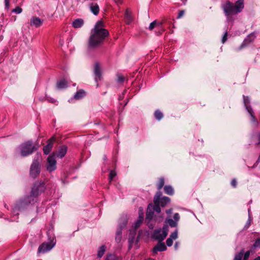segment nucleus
I'll return each mask as SVG.
<instances>
[{"instance_id":"1","label":"nucleus","mask_w":260,"mask_h":260,"mask_svg":"<svg viewBox=\"0 0 260 260\" xmlns=\"http://www.w3.org/2000/svg\"><path fill=\"white\" fill-rule=\"evenodd\" d=\"M104 23L102 21H98L94 28L91 30V34L88 40V47L94 48L102 44L105 38L109 36L108 30L104 28Z\"/></svg>"},{"instance_id":"2","label":"nucleus","mask_w":260,"mask_h":260,"mask_svg":"<svg viewBox=\"0 0 260 260\" xmlns=\"http://www.w3.org/2000/svg\"><path fill=\"white\" fill-rule=\"evenodd\" d=\"M221 8L228 20H231L233 15H236L242 11L244 8V0H238L235 3L226 1Z\"/></svg>"},{"instance_id":"3","label":"nucleus","mask_w":260,"mask_h":260,"mask_svg":"<svg viewBox=\"0 0 260 260\" xmlns=\"http://www.w3.org/2000/svg\"><path fill=\"white\" fill-rule=\"evenodd\" d=\"M39 201V198L30 192L29 195L25 196L16 204L13 209V212L15 213L17 211H20L29 205H34Z\"/></svg>"},{"instance_id":"4","label":"nucleus","mask_w":260,"mask_h":260,"mask_svg":"<svg viewBox=\"0 0 260 260\" xmlns=\"http://www.w3.org/2000/svg\"><path fill=\"white\" fill-rule=\"evenodd\" d=\"M18 149L21 156L26 157L36 151L38 147L32 140H27L21 143Z\"/></svg>"},{"instance_id":"5","label":"nucleus","mask_w":260,"mask_h":260,"mask_svg":"<svg viewBox=\"0 0 260 260\" xmlns=\"http://www.w3.org/2000/svg\"><path fill=\"white\" fill-rule=\"evenodd\" d=\"M169 229L168 225H164L162 229L154 230L152 235V238L157 240L159 242H162L168 234Z\"/></svg>"},{"instance_id":"6","label":"nucleus","mask_w":260,"mask_h":260,"mask_svg":"<svg viewBox=\"0 0 260 260\" xmlns=\"http://www.w3.org/2000/svg\"><path fill=\"white\" fill-rule=\"evenodd\" d=\"M46 189L45 183L42 181H37L34 183L30 192L37 197H39L45 192Z\"/></svg>"},{"instance_id":"7","label":"nucleus","mask_w":260,"mask_h":260,"mask_svg":"<svg viewBox=\"0 0 260 260\" xmlns=\"http://www.w3.org/2000/svg\"><path fill=\"white\" fill-rule=\"evenodd\" d=\"M39 156L35 157L30 167L29 175L31 178H36L41 172V165L39 162Z\"/></svg>"},{"instance_id":"8","label":"nucleus","mask_w":260,"mask_h":260,"mask_svg":"<svg viewBox=\"0 0 260 260\" xmlns=\"http://www.w3.org/2000/svg\"><path fill=\"white\" fill-rule=\"evenodd\" d=\"M55 244L56 242L55 241H54V238H53L49 243L43 242L39 246L38 250V253H45L49 251L55 246Z\"/></svg>"},{"instance_id":"9","label":"nucleus","mask_w":260,"mask_h":260,"mask_svg":"<svg viewBox=\"0 0 260 260\" xmlns=\"http://www.w3.org/2000/svg\"><path fill=\"white\" fill-rule=\"evenodd\" d=\"M47 161L46 169L48 172L51 173L56 169V160L54 153L48 156Z\"/></svg>"},{"instance_id":"10","label":"nucleus","mask_w":260,"mask_h":260,"mask_svg":"<svg viewBox=\"0 0 260 260\" xmlns=\"http://www.w3.org/2000/svg\"><path fill=\"white\" fill-rule=\"evenodd\" d=\"M93 73L94 80L96 83V86L98 87L99 85V82L102 80L103 77L100 64L98 62H95L94 64Z\"/></svg>"},{"instance_id":"11","label":"nucleus","mask_w":260,"mask_h":260,"mask_svg":"<svg viewBox=\"0 0 260 260\" xmlns=\"http://www.w3.org/2000/svg\"><path fill=\"white\" fill-rule=\"evenodd\" d=\"M164 23L165 21L164 20L160 21L154 20L150 24L149 29V30H152L153 28H156L158 30L157 35H160L165 31V29L162 27V25Z\"/></svg>"},{"instance_id":"12","label":"nucleus","mask_w":260,"mask_h":260,"mask_svg":"<svg viewBox=\"0 0 260 260\" xmlns=\"http://www.w3.org/2000/svg\"><path fill=\"white\" fill-rule=\"evenodd\" d=\"M161 196V192L160 191H157L154 197L153 202L154 205L153 206L152 205V208L154 212L155 211L157 213H159L161 212V206L159 205V199Z\"/></svg>"},{"instance_id":"13","label":"nucleus","mask_w":260,"mask_h":260,"mask_svg":"<svg viewBox=\"0 0 260 260\" xmlns=\"http://www.w3.org/2000/svg\"><path fill=\"white\" fill-rule=\"evenodd\" d=\"M56 139L55 136H52L51 138L48 140L47 145L44 146L43 148L44 154H48L52 149L54 143L56 141Z\"/></svg>"},{"instance_id":"14","label":"nucleus","mask_w":260,"mask_h":260,"mask_svg":"<svg viewBox=\"0 0 260 260\" xmlns=\"http://www.w3.org/2000/svg\"><path fill=\"white\" fill-rule=\"evenodd\" d=\"M256 36L254 32H252L248 35L242 43L240 48H243L248 45L254 40Z\"/></svg>"},{"instance_id":"15","label":"nucleus","mask_w":260,"mask_h":260,"mask_svg":"<svg viewBox=\"0 0 260 260\" xmlns=\"http://www.w3.org/2000/svg\"><path fill=\"white\" fill-rule=\"evenodd\" d=\"M134 18L133 16L132 12L129 8L125 10L124 13V21L127 25H129L134 21Z\"/></svg>"},{"instance_id":"16","label":"nucleus","mask_w":260,"mask_h":260,"mask_svg":"<svg viewBox=\"0 0 260 260\" xmlns=\"http://www.w3.org/2000/svg\"><path fill=\"white\" fill-rule=\"evenodd\" d=\"M154 210L152 208V204L148 205L146 215V221L149 222L153 217Z\"/></svg>"},{"instance_id":"17","label":"nucleus","mask_w":260,"mask_h":260,"mask_svg":"<svg viewBox=\"0 0 260 260\" xmlns=\"http://www.w3.org/2000/svg\"><path fill=\"white\" fill-rule=\"evenodd\" d=\"M178 238V230L176 229L170 235V237L166 240V244L168 246L170 247L173 245V240H176Z\"/></svg>"},{"instance_id":"18","label":"nucleus","mask_w":260,"mask_h":260,"mask_svg":"<svg viewBox=\"0 0 260 260\" xmlns=\"http://www.w3.org/2000/svg\"><path fill=\"white\" fill-rule=\"evenodd\" d=\"M43 20H41L40 18L34 16L30 21V24L31 26H35L36 27H39L42 25Z\"/></svg>"},{"instance_id":"19","label":"nucleus","mask_w":260,"mask_h":260,"mask_svg":"<svg viewBox=\"0 0 260 260\" xmlns=\"http://www.w3.org/2000/svg\"><path fill=\"white\" fill-rule=\"evenodd\" d=\"M166 250L167 247L165 243L161 242H158V243L153 248V252L154 253H157L158 251H164Z\"/></svg>"},{"instance_id":"20","label":"nucleus","mask_w":260,"mask_h":260,"mask_svg":"<svg viewBox=\"0 0 260 260\" xmlns=\"http://www.w3.org/2000/svg\"><path fill=\"white\" fill-rule=\"evenodd\" d=\"M67 150L68 147L66 145L60 146L56 156L58 158H62L66 155Z\"/></svg>"},{"instance_id":"21","label":"nucleus","mask_w":260,"mask_h":260,"mask_svg":"<svg viewBox=\"0 0 260 260\" xmlns=\"http://www.w3.org/2000/svg\"><path fill=\"white\" fill-rule=\"evenodd\" d=\"M90 11L95 16L98 15L100 12V8L97 3H91L89 4Z\"/></svg>"},{"instance_id":"22","label":"nucleus","mask_w":260,"mask_h":260,"mask_svg":"<svg viewBox=\"0 0 260 260\" xmlns=\"http://www.w3.org/2000/svg\"><path fill=\"white\" fill-rule=\"evenodd\" d=\"M126 222H124L122 225H120L117 229L115 235V240L116 241H120L122 238V230L123 228L126 226Z\"/></svg>"},{"instance_id":"23","label":"nucleus","mask_w":260,"mask_h":260,"mask_svg":"<svg viewBox=\"0 0 260 260\" xmlns=\"http://www.w3.org/2000/svg\"><path fill=\"white\" fill-rule=\"evenodd\" d=\"M86 95V93L83 89H80L77 91L74 95L73 99L76 100H79Z\"/></svg>"},{"instance_id":"24","label":"nucleus","mask_w":260,"mask_h":260,"mask_svg":"<svg viewBox=\"0 0 260 260\" xmlns=\"http://www.w3.org/2000/svg\"><path fill=\"white\" fill-rule=\"evenodd\" d=\"M171 202V199L168 197H160L159 205L161 207H165L166 205L169 204Z\"/></svg>"},{"instance_id":"25","label":"nucleus","mask_w":260,"mask_h":260,"mask_svg":"<svg viewBox=\"0 0 260 260\" xmlns=\"http://www.w3.org/2000/svg\"><path fill=\"white\" fill-rule=\"evenodd\" d=\"M84 24V21L81 18H78L75 20L72 23L73 26L75 28L82 27Z\"/></svg>"},{"instance_id":"26","label":"nucleus","mask_w":260,"mask_h":260,"mask_svg":"<svg viewBox=\"0 0 260 260\" xmlns=\"http://www.w3.org/2000/svg\"><path fill=\"white\" fill-rule=\"evenodd\" d=\"M68 86V82L64 79H61L58 81H57L56 84V87L58 89H63L67 87Z\"/></svg>"},{"instance_id":"27","label":"nucleus","mask_w":260,"mask_h":260,"mask_svg":"<svg viewBox=\"0 0 260 260\" xmlns=\"http://www.w3.org/2000/svg\"><path fill=\"white\" fill-rule=\"evenodd\" d=\"M165 192L170 196H172L174 193L173 188L171 185H166L164 186Z\"/></svg>"},{"instance_id":"28","label":"nucleus","mask_w":260,"mask_h":260,"mask_svg":"<svg viewBox=\"0 0 260 260\" xmlns=\"http://www.w3.org/2000/svg\"><path fill=\"white\" fill-rule=\"evenodd\" d=\"M106 246L104 245H102L99 248L98 251V257L99 258L102 257L106 251Z\"/></svg>"},{"instance_id":"29","label":"nucleus","mask_w":260,"mask_h":260,"mask_svg":"<svg viewBox=\"0 0 260 260\" xmlns=\"http://www.w3.org/2000/svg\"><path fill=\"white\" fill-rule=\"evenodd\" d=\"M154 115L155 119L158 121L160 120L164 117L163 113L158 109L155 111Z\"/></svg>"},{"instance_id":"30","label":"nucleus","mask_w":260,"mask_h":260,"mask_svg":"<svg viewBox=\"0 0 260 260\" xmlns=\"http://www.w3.org/2000/svg\"><path fill=\"white\" fill-rule=\"evenodd\" d=\"M165 222L168 223L172 228L176 227L178 225L177 221L171 218H167L165 220Z\"/></svg>"},{"instance_id":"31","label":"nucleus","mask_w":260,"mask_h":260,"mask_svg":"<svg viewBox=\"0 0 260 260\" xmlns=\"http://www.w3.org/2000/svg\"><path fill=\"white\" fill-rule=\"evenodd\" d=\"M105 260H120L115 254L108 253L106 255Z\"/></svg>"},{"instance_id":"32","label":"nucleus","mask_w":260,"mask_h":260,"mask_svg":"<svg viewBox=\"0 0 260 260\" xmlns=\"http://www.w3.org/2000/svg\"><path fill=\"white\" fill-rule=\"evenodd\" d=\"M244 254V248H242L239 252L236 253L235 255L234 260H242Z\"/></svg>"},{"instance_id":"33","label":"nucleus","mask_w":260,"mask_h":260,"mask_svg":"<svg viewBox=\"0 0 260 260\" xmlns=\"http://www.w3.org/2000/svg\"><path fill=\"white\" fill-rule=\"evenodd\" d=\"M255 251H252V248L250 247V250L247 251L246 252H244L243 256V260H248L251 253H255Z\"/></svg>"},{"instance_id":"34","label":"nucleus","mask_w":260,"mask_h":260,"mask_svg":"<svg viewBox=\"0 0 260 260\" xmlns=\"http://www.w3.org/2000/svg\"><path fill=\"white\" fill-rule=\"evenodd\" d=\"M165 184V179L164 178H160L157 186L158 191H160V189L162 188Z\"/></svg>"},{"instance_id":"35","label":"nucleus","mask_w":260,"mask_h":260,"mask_svg":"<svg viewBox=\"0 0 260 260\" xmlns=\"http://www.w3.org/2000/svg\"><path fill=\"white\" fill-rule=\"evenodd\" d=\"M116 176V173L114 170H111L110 172L109 175V179L110 181H112L113 179Z\"/></svg>"},{"instance_id":"36","label":"nucleus","mask_w":260,"mask_h":260,"mask_svg":"<svg viewBox=\"0 0 260 260\" xmlns=\"http://www.w3.org/2000/svg\"><path fill=\"white\" fill-rule=\"evenodd\" d=\"M22 9L20 7H16L15 9L12 10V12L16 14H20L22 12Z\"/></svg>"},{"instance_id":"37","label":"nucleus","mask_w":260,"mask_h":260,"mask_svg":"<svg viewBox=\"0 0 260 260\" xmlns=\"http://www.w3.org/2000/svg\"><path fill=\"white\" fill-rule=\"evenodd\" d=\"M243 102L245 106H248L250 103L249 98L247 96L243 95Z\"/></svg>"},{"instance_id":"38","label":"nucleus","mask_w":260,"mask_h":260,"mask_svg":"<svg viewBox=\"0 0 260 260\" xmlns=\"http://www.w3.org/2000/svg\"><path fill=\"white\" fill-rule=\"evenodd\" d=\"M246 108L248 111V112L249 113V114L251 115L252 119H253L254 120H255V117H254L253 115V111H252V109L251 107V106L248 105V106H246Z\"/></svg>"},{"instance_id":"39","label":"nucleus","mask_w":260,"mask_h":260,"mask_svg":"<svg viewBox=\"0 0 260 260\" xmlns=\"http://www.w3.org/2000/svg\"><path fill=\"white\" fill-rule=\"evenodd\" d=\"M228 32L227 30H226L222 38L221 42L222 44H224L226 41V40L228 39Z\"/></svg>"},{"instance_id":"40","label":"nucleus","mask_w":260,"mask_h":260,"mask_svg":"<svg viewBox=\"0 0 260 260\" xmlns=\"http://www.w3.org/2000/svg\"><path fill=\"white\" fill-rule=\"evenodd\" d=\"M142 222L141 221V219H137L134 225L135 229H138L142 224Z\"/></svg>"},{"instance_id":"41","label":"nucleus","mask_w":260,"mask_h":260,"mask_svg":"<svg viewBox=\"0 0 260 260\" xmlns=\"http://www.w3.org/2000/svg\"><path fill=\"white\" fill-rule=\"evenodd\" d=\"M45 98L46 100L48 101L49 103H55L56 102V101L53 98H49L47 96H45Z\"/></svg>"},{"instance_id":"42","label":"nucleus","mask_w":260,"mask_h":260,"mask_svg":"<svg viewBox=\"0 0 260 260\" xmlns=\"http://www.w3.org/2000/svg\"><path fill=\"white\" fill-rule=\"evenodd\" d=\"M173 218H174V220L175 221H176L178 223V221L180 219V215H179V213H175L173 215Z\"/></svg>"},{"instance_id":"43","label":"nucleus","mask_w":260,"mask_h":260,"mask_svg":"<svg viewBox=\"0 0 260 260\" xmlns=\"http://www.w3.org/2000/svg\"><path fill=\"white\" fill-rule=\"evenodd\" d=\"M231 184L232 186V187H233L234 188H236L237 187V181H236V179L233 178L232 180Z\"/></svg>"},{"instance_id":"44","label":"nucleus","mask_w":260,"mask_h":260,"mask_svg":"<svg viewBox=\"0 0 260 260\" xmlns=\"http://www.w3.org/2000/svg\"><path fill=\"white\" fill-rule=\"evenodd\" d=\"M125 80V78L121 75H118V82L119 83H123Z\"/></svg>"},{"instance_id":"45","label":"nucleus","mask_w":260,"mask_h":260,"mask_svg":"<svg viewBox=\"0 0 260 260\" xmlns=\"http://www.w3.org/2000/svg\"><path fill=\"white\" fill-rule=\"evenodd\" d=\"M184 14V11L183 10L179 11V12L178 13V15L177 17V18L179 19V18H181L183 16Z\"/></svg>"},{"instance_id":"46","label":"nucleus","mask_w":260,"mask_h":260,"mask_svg":"<svg viewBox=\"0 0 260 260\" xmlns=\"http://www.w3.org/2000/svg\"><path fill=\"white\" fill-rule=\"evenodd\" d=\"M117 5H121L123 3V0H113Z\"/></svg>"},{"instance_id":"47","label":"nucleus","mask_w":260,"mask_h":260,"mask_svg":"<svg viewBox=\"0 0 260 260\" xmlns=\"http://www.w3.org/2000/svg\"><path fill=\"white\" fill-rule=\"evenodd\" d=\"M5 7L8 9L9 7V0H5Z\"/></svg>"},{"instance_id":"48","label":"nucleus","mask_w":260,"mask_h":260,"mask_svg":"<svg viewBox=\"0 0 260 260\" xmlns=\"http://www.w3.org/2000/svg\"><path fill=\"white\" fill-rule=\"evenodd\" d=\"M172 209H169L168 210H167L166 212L167 214H171L172 213Z\"/></svg>"},{"instance_id":"49","label":"nucleus","mask_w":260,"mask_h":260,"mask_svg":"<svg viewBox=\"0 0 260 260\" xmlns=\"http://www.w3.org/2000/svg\"><path fill=\"white\" fill-rule=\"evenodd\" d=\"M179 242H176L175 243V245H174V247L176 249H177L178 246H179Z\"/></svg>"},{"instance_id":"50","label":"nucleus","mask_w":260,"mask_h":260,"mask_svg":"<svg viewBox=\"0 0 260 260\" xmlns=\"http://www.w3.org/2000/svg\"><path fill=\"white\" fill-rule=\"evenodd\" d=\"M138 219H141V221L143 220V215L142 214H139V218Z\"/></svg>"},{"instance_id":"51","label":"nucleus","mask_w":260,"mask_h":260,"mask_svg":"<svg viewBox=\"0 0 260 260\" xmlns=\"http://www.w3.org/2000/svg\"><path fill=\"white\" fill-rule=\"evenodd\" d=\"M257 138L258 141L257 144L260 145V133L257 135Z\"/></svg>"},{"instance_id":"52","label":"nucleus","mask_w":260,"mask_h":260,"mask_svg":"<svg viewBox=\"0 0 260 260\" xmlns=\"http://www.w3.org/2000/svg\"><path fill=\"white\" fill-rule=\"evenodd\" d=\"M253 260H260V256H258L257 257H255L253 259Z\"/></svg>"},{"instance_id":"53","label":"nucleus","mask_w":260,"mask_h":260,"mask_svg":"<svg viewBox=\"0 0 260 260\" xmlns=\"http://www.w3.org/2000/svg\"><path fill=\"white\" fill-rule=\"evenodd\" d=\"M159 218H160V219H159V220L158 222H161V221H162V218H163V216H162H162H161Z\"/></svg>"},{"instance_id":"54","label":"nucleus","mask_w":260,"mask_h":260,"mask_svg":"<svg viewBox=\"0 0 260 260\" xmlns=\"http://www.w3.org/2000/svg\"><path fill=\"white\" fill-rule=\"evenodd\" d=\"M104 160H106L107 159V157H106V155H104Z\"/></svg>"}]
</instances>
